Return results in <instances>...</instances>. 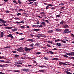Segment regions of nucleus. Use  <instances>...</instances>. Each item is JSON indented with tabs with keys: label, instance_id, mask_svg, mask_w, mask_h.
I'll use <instances>...</instances> for the list:
<instances>
[{
	"label": "nucleus",
	"instance_id": "nucleus-1",
	"mask_svg": "<svg viewBox=\"0 0 74 74\" xmlns=\"http://www.w3.org/2000/svg\"><path fill=\"white\" fill-rule=\"evenodd\" d=\"M0 21H0V23H3V24L6 23L7 22V21H5L2 19H0Z\"/></svg>",
	"mask_w": 74,
	"mask_h": 74
},
{
	"label": "nucleus",
	"instance_id": "nucleus-2",
	"mask_svg": "<svg viewBox=\"0 0 74 74\" xmlns=\"http://www.w3.org/2000/svg\"><path fill=\"white\" fill-rule=\"evenodd\" d=\"M69 29H65L64 30V32L63 33V34L64 33H71V31H69Z\"/></svg>",
	"mask_w": 74,
	"mask_h": 74
},
{
	"label": "nucleus",
	"instance_id": "nucleus-3",
	"mask_svg": "<svg viewBox=\"0 0 74 74\" xmlns=\"http://www.w3.org/2000/svg\"><path fill=\"white\" fill-rule=\"evenodd\" d=\"M17 51L18 52H22V51H23V49L22 47H21L20 48L17 49Z\"/></svg>",
	"mask_w": 74,
	"mask_h": 74
},
{
	"label": "nucleus",
	"instance_id": "nucleus-4",
	"mask_svg": "<svg viewBox=\"0 0 74 74\" xmlns=\"http://www.w3.org/2000/svg\"><path fill=\"white\" fill-rule=\"evenodd\" d=\"M25 50L26 52H27L28 51H30V48L26 47L25 48Z\"/></svg>",
	"mask_w": 74,
	"mask_h": 74
},
{
	"label": "nucleus",
	"instance_id": "nucleus-5",
	"mask_svg": "<svg viewBox=\"0 0 74 74\" xmlns=\"http://www.w3.org/2000/svg\"><path fill=\"white\" fill-rule=\"evenodd\" d=\"M27 41H31V42H33L34 41V40L32 39H28L27 40Z\"/></svg>",
	"mask_w": 74,
	"mask_h": 74
},
{
	"label": "nucleus",
	"instance_id": "nucleus-6",
	"mask_svg": "<svg viewBox=\"0 0 74 74\" xmlns=\"http://www.w3.org/2000/svg\"><path fill=\"white\" fill-rule=\"evenodd\" d=\"M32 30L33 31H34V32H38V31L40 30V29H33Z\"/></svg>",
	"mask_w": 74,
	"mask_h": 74
},
{
	"label": "nucleus",
	"instance_id": "nucleus-7",
	"mask_svg": "<svg viewBox=\"0 0 74 74\" xmlns=\"http://www.w3.org/2000/svg\"><path fill=\"white\" fill-rule=\"evenodd\" d=\"M3 36H4V33H3V32H1L0 37H3Z\"/></svg>",
	"mask_w": 74,
	"mask_h": 74
},
{
	"label": "nucleus",
	"instance_id": "nucleus-8",
	"mask_svg": "<svg viewBox=\"0 0 74 74\" xmlns=\"http://www.w3.org/2000/svg\"><path fill=\"white\" fill-rule=\"evenodd\" d=\"M5 28L8 29H11L12 28V27H5Z\"/></svg>",
	"mask_w": 74,
	"mask_h": 74
},
{
	"label": "nucleus",
	"instance_id": "nucleus-9",
	"mask_svg": "<svg viewBox=\"0 0 74 74\" xmlns=\"http://www.w3.org/2000/svg\"><path fill=\"white\" fill-rule=\"evenodd\" d=\"M12 31H17L18 29L17 28L12 29Z\"/></svg>",
	"mask_w": 74,
	"mask_h": 74
},
{
	"label": "nucleus",
	"instance_id": "nucleus-10",
	"mask_svg": "<svg viewBox=\"0 0 74 74\" xmlns=\"http://www.w3.org/2000/svg\"><path fill=\"white\" fill-rule=\"evenodd\" d=\"M65 72L66 73V74H72V73H71L69 72H68V71H65Z\"/></svg>",
	"mask_w": 74,
	"mask_h": 74
},
{
	"label": "nucleus",
	"instance_id": "nucleus-11",
	"mask_svg": "<svg viewBox=\"0 0 74 74\" xmlns=\"http://www.w3.org/2000/svg\"><path fill=\"white\" fill-rule=\"evenodd\" d=\"M45 24V22H42L41 23V24H42V25H43L44 26H46V25Z\"/></svg>",
	"mask_w": 74,
	"mask_h": 74
},
{
	"label": "nucleus",
	"instance_id": "nucleus-12",
	"mask_svg": "<svg viewBox=\"0 0 74 74\" xmlns=\"http://www.w3.org/2000/svg\"><path fill=\"white\" fill-rule=\"evenodd\" d=\"M40 35L41 37H46L45 35H44L43 34H40Z\"/></svg>",
	"mask_w": 74,
	"mask_h": 74
},
{
	"label": "nucleus",
	"instance_id": "nucleus-13",
	"mask_svg": "<svg viewBox=\"0 0 74 74\" xmlns=\"http://www.w3.org/2000/svg\"><path fill=\"white\" fill-rule=\"evenodd\" d=\"M53 31L52 30H51L48 31V32L49 33H53Z\"/></svg>",
	"mask_w": 74,
	"mask_h": 74
},
{
	"label": "nucleus",
	"instance_id": "nucleus-14",
	"mask_svg": "<svg viewBox=\"0 0 74 74\" xmlns=\"http://www.w3.org/2000/svg\"><path fill=\"white\" fill-rule=\"evenodd\" d=\"M56 32H60V31H61V29H60L58 28L56 29Z\"/></svg>",
	"mask_w": 74,
	"mask_h": 74
},
{
	"label": "nucleus",
	"instance_id": "nucleus-15",
	"mask_svg": "<svg viewBox=\"0 0 74 74\" xmlns=\"http://www.w3.org/2000/svg\"><path fill=\"white\" fill-rule=\"evenodd\" d=\"M71 56H74V52H71Z\"/></svg>",
	"mask_w": 74,
	"mask_h": 74
},
{
	"label": "nucleus",
	"instance_id": "nucleus-16",
	"mask_svg": "<svg viewBox=\"0 0 74 74\" xmlns=\"http://www.w3.org/2000/svg\"><path fill=\"white\" fill-rule=\"evenodd\" d=\"M57 45L59 46V47H60L61 46V44L60 43H57Z\"/></svg>",
	"mask_w": 74,
	"mask_h": 74
},
{
	"label": "nucleus",
	"instance_id": "nucleus-17",
	"mask_svg": "<svg viewBox=\"0 0 74 74\" xmlns=\"http://www.w3.org/2000/svg\"><path fill=\"white\" fill-rule=\"evenodd\" d=\"M39 45H40V44L38 43H36L34 45L35 46H36V47H38Z\"/></svg>",
	"mask_w": 74,
	"mask_h": 74
},
{
	"label": "nucleus",
	"instance_id": "nucleus-18",
	"mask_svg": "<svg viewBox=\"0 0 74 74\" xmlns=\"http://www.w3.org/2000/svg\"><path fill=\"white\" fill-rule=\"evenodd\" d=\"M39 72H40L41 73H44V71L43 70H40L39 71Z\"/></svg>",
	"mask_w": 74,
	"mask_h": 74
},
{
	"label": "nucleus",
	"instance_id": "nucleus-19",
	"mask_svg": "<svg viewBox=\"0 0 74 74\" xmlns=\"http://www.w3.org/2000/svg\"><path fill=\"white\" fill-rule=\"evenodd\" d=\"M18 57H19V56L16 54L15 55L14 58H18Z\"/></svg>",
	"mask_w": 74,
	"mask_h": 74
},
{
	"label": "nucleus",
	"instance_id": "nucleus-20",
	"mask_svg": "<svg viewBox=\"0 0 74 74\" xmlns=\"http://www.w3.org/2000/svg\"><path fill=\"white\" fill-rule=\"evenodd\" d=\"M64 28H67V27H69V26L67 25H65L64 26Z\"/></svg>",
	"mask_w": 74,
	"mask_h": 74
},
{
	"label": "nucleus",
	"instance_id": "nucleus-21",
	"mask_svg": "<svg viewBox=\"0 0 74 74\" xmlns=\"http://www.w3.org/2000/svg\"><path fill=\"white\" fill-rule=\"evenodd\" d=\"M58 60V58H54L52 59V60Z\"/></svg>",
	"mask_w": 74,
	"mask_h": 74
},
{
	"label": "nucleus",
	"instance_id": "nucleus-22",
	"mask_svg": "<svg viewBox=\"0 0 74 74\" xmlns=\"http://www.w3.org/2000/svg\"><path fill=\"white\" fill-rule=\"evenodd\" d=\"M12 34H9L7 36L8 37H11Z\"/></svg>",
	"mask_w": 74,
	"mask_h": 74
},
{
	"label": "nucleus",
	"instance_id": "nucleus-23",
	"mask_svg": "<svg viewBox=\"0 0 74 74\" xmlns=\"http://www.w3.org/2000/svg\"><path fill=\"white\" fill-rule=\"evenodd\" d=\"M29 71V70L28 69H25V71L28 72Z\"/></svg>",
	"mask_w": 74,
	"mask_h": 74
},
{
	"label": "nucleus",
	"instance_id": "nucleus-24",
	"mask_svg": "<svg viewBox=\"0 0 74 74\" xmlns=\"http://www.w3.org/2000/svg\"><path fill=\"white\" fill-rule=\"evenodd\" d=\"M11 48V47L8 46L7 47H6L4 48Z\"/></svg>",
	"mask_w": 74,
	"mask_h": 74
},
{
	"label": "nucleus",
	"instance_id": "nucleus-25",
	"mask_svg": "<svg viewBox=\"0 0 74 74\" xmlns=\"http://www.w3.org/2000/svg\"><path fill=\"white\" fill-rule=\"evenodd\" d=\"M24 22H25V21H24L23 20L22 21L19 22V24L22 23H24Z\"/></svg>",
	"mask_w": 74,
	"mask_h": 74
},
{
	"label": "nucleus",
	"instance_id": "nucleus-26",
	"mask_svg": "<svg viewBox=\"0 0 74 74\" xmlns=\"http://www.w3.org/2000/svg\"><path fill=\"white\" fill-rule=\"evenodd\" d=\"M48 5L49 6H51V7H53V5L51 4H48Z\"/></svg>",
	"mask_w": 74,
	"mask_h": 74
},
{
	"label": "nucleus",
	"instance_id": "nucleus-27",
	"mask_svg": "<svg viewBox=\"0 0 74 74\" xmlns=\"http://www.w3.org/2000/svg\"><path fill=\"white\" fill-rule=\"evenodd\" d=\"M40 34H38L37 35V36H36V37H37L38 38H40Z\"/></svg>",
	"mask_w": 74,
	"mask_h": 74
},
{
	"label": "nucleus",
	"instance_id": "nucleus-28",
	"mask_svg": "<svg viewBox=\"0 0 74 74\" xmlns=\"http://www.w3.org/2000/svg\"><path fill=\"white\" fill-rule=\"evenodd\" d=\"M21 29H24L25 28V26H21Z\"/></svg>",
	"mask_w": 74,
	"mask_h": 74
},
{
	"label": "nucleus",
	"instance_id": "nucleus-29",
	"mask_svg": "<svg viewBox=\"0 0 74 74\" xmlns=\"http://www.w3.org/2000/svg\"><path fill=\"white\" fill-rule=\"evenodd\" d=\"M59 64H60V65H63L62 64H63L64 63L62 62H59Z\"/></svg>",
	"mask_w": 74,
	"mask_h": 74
},
{
	"label": "nucleus",
	"instance_id": "nucleus-30",
	"mask_svg": "<svg viewBox=\"0 0 74 74\" xmlns=\"http://www.w3.org/2000/svg\"><path fill=\"white\" fill-rule=\"evenodd\" d=\"M63 56H64V57H65V58H68V56L66 55H63Z\"/></svg>",
	"mask_w": 74,
	"mask_h": 74
},
{
	"label": "nucleus",
	"instance_id": "nucleus-31",
	"mask_svg": "<svg viewBox=\"0 0 74 74\" xmlns=\"http://www.w3.org/2000/svg\"><path fill=\"white\" fill-rule=\"evenodd\" d=\"M20 71L19 70H16L14 71V72H19Z\"/></svg>",
	"mask_w": 74,
	"mask_h": 74
},
{
	"label": "nucleus",
	"instance_id": "nucleus-32",
	"mask_svg": "<svg viewBox=\"0 0 74 74\" xmlns=\"http://www.w3.org/2000/svg\"><path fill=\"white\" fill-rule=\"evenodd\" d=\"M60 41V40L59 39H58L55 40V42H57L58 41Z\"/></svg>",
	"mask_w": 74,
	"mask_h": 74
},
{
	"label": "nucleus",
	"instance_id": "nucleus-33",
	"mask_svg": "<svg viewBox=\"0 0 74 74\" xmlns=\"http://www.w3.org/2000/svg\"><path fill=\"white\" fill-rule=\"evenodd\" d=\"M22 71H25V69H21Z\"/></svg>",
	"mask_w": 74,
	"mask_h": 74
},
{
	"label": "nucleus",
	"instance_id": "nucleus-34",
	"mask_svg": "<svg viewBox=\"0 0 74 74\" xmlns=\"http://www.w3.org/2000/svg\"><path fill=\"white\" fill-rule=\"evenodd\" d=\"M49 52H50V53H51V54H53V53H55L53 52L52 51H49Z\"/></svg>",
	"mask_w": 74,
	"mask_h": 74
},
{
	"label": "nucleus",
	"instance_id": "nucleus-35",
	"mask_svg": "<svg viewBox=\"0 0 74 74\" xmlns=\"http://www.w3.org/2000/svg\"><path fill=\"white\" fill-rule=\"evenodd\" d=\"M27 1H29V2H31V1H33V0H29L26 1V2Z\"/></svg>",
	"mask_w": 74,
	"mask_h": 74
},
{
	"label": "nucleus",
	"instance_id": "nucleus-36",
	"mask_svg": "<svg viewBox=\"0 0 74 74\" xmlns=\"http://www.w3.org/2000/svg\"><path fill=\"white\" fill-rule=\"evenodd\" d=\"M34 45V44L33 43H32L30 45H29V47H33V46Z\"/></svg>",
	"mask_w": 74,
	"mask_h": 74
},
{
	"label": "nucleus",
	"instance_id": "nucleus-37",
	"mask_svg": "<svg viewBox=\"0 0 74 74\" xmlns=\"http://www.w3.org/2000/svg\"><path fill=\"white\" fill-rule=\"evenodd\" d=\"M32 27H36V25H33L32 26Z\"/></svg>",
	"mask_w": 74,
	"mask_h": 74
},
{
	"label": "nucleus",
	"instance_id": "nucleus-38",
	"mask_svg": "<svg viewBox=\"0 0 74 74\" xmlns=\"http://www.w3.org/2000/svg\"><path fill=\"white\" fill-rule=\"evenodd\" d=\"M14 19H15L16 20H17L18 19V20H19V18L18 17H15L14 18Z\"/></svg>",
	"mask_w": 74,
	"mask_h": 74
},
{
	"label": "nucleus",
	"instance_id": "nucleus-39",
	"mask_svg": "<svg viewBox=\"0 0 74 74\" xmlns=\"http://www.w3.org/2000/svg\"><path fill=\"white\" fill-rule=\"evenodd\" d=\"M22 15V14L20 13H18L17 14V15H18L19 16V15Z\"/></svg>",
	"mask_w": 74,
	"mask_h": 74
},
{
	"label": "nucleus",
	"instance_id": "nucleus-40",
	"mask_svg": "<svg viewBox=\"0 0 74 74\" xmlns=\"http://www.w3.org/2000/svg\"><path fill=\"white\" fill-rule=\"evenodd\" d=\"M12 52H13V53H16V51H12Z\"/></svg>",
	"mask_w": 74,
	"mask_h": 74
},
{
	"label": "nucleus",
	"instance_id": "nucleus-41",
	"mask_svg": "<svg viewBox=\"0 0 74 74\" xmlns=\"http://www.w3.org/2000/svg\"><path fill=\"white\" fill-rule=\"evenodd\" d=\"M45 22L47 23H49V21L48 20H45Z\"/></svg>",
	"mask_w": 74,
	"mask_h": 74
},
{
	"label": "nucleus",
	"instance_id": "nucleus-42",
	"mask_svg": "<svg viewBox=\"0 0 74 74\" xmlns=\"http://www.w3.org/2000/svg\"><path fill=\"white\" fill-rule=\"evenodd\" d=\"M66 71H70L71 70L70 69H66Z\"/></svg>",
	"mask_w": 74,
	"mask_h": 74
},
{
	"label": "nucleus",
	"instance_id": "nucleus-43",
	"mask_svg": "<svg viewBox=\"0 0 74 74\" xmlns=\"http://www.w3.org/2000/svg\"><path fill=\"white\" fill-rule=\"evenodd\" d=\"M66 55H69L70 56V55H71V53H66Z\"/></svg>",
	"mask_w": 74,
	"mask_h": 74
},
{
	"label": "nucleus",
	"instance_id": "nucleus-44",
	"mask_svg": "<svg viewBox=\"0 0 74 74\" xmlns=\"http://www.w3.org/2000/svg\"><path fill=\"white\" fill-rule=\"evenodd\" d=\"M63 23H64V22L63 21H62L60 23V24H61V25H62V24H63Z\"/></svg>",
	"mask_w": 74,
	"mask_h": 74
},
{
	"label": "nucleus",
	"instance_id": "nucleus-45",
	"mask_svg": "<svg viewBox=\"0 0 74 74\" xmlns=\"http://www.w3.org/2000/svg\"><path fill=\"white\" fill-rule=\"evenodd\" d=\"M44 59H45V60H48V59H48V58H47L46 57H44Z\"/></svg>",
	"mask_w": 74,
	"mask_h": 74
},
{
	"label": "nucleus",
	"instance_id": "nucleus-46",
	"mask_svg": "<svg viewBox=\"0 0 74 74\" xmlns=\"http://www.w3.org/2000/svg\"><path fill=\"white\" fill-rule=\"evenodd\" d=\"M33 2H31L29 3H28V4H33Z\"/></svg>",
	"mask_w": 74,
	"mask_h": 74
},
{
	"label": "nucleus",
	"instance_id": "nucleus-47",
	"mask_svg": "<svg viewBox=\"0 0 74 74\" xmlns=\"http://www.w3.org/2000/svg\"><path fill=\"white\" fill-rule=\"evenodd\" d=\"M0 67H5V65H3L1 64L0 65Z\"/></svg>",
	"mask_w": 74,
	"mask_h": 74
},
{
	"label": "nucleus",
	"instance_id": "nucleus-48",
	"mask_svg": "<svg viewBox=\"0 0 74 74\" xmlns=\"http://www.w3.org/2000/svg\"><path fill=\"white\" fill-rule=\"evenodd\" d=\"M18 2L19 4H21L22 3V2L19 0H18Z\"/></svg>",
	"mask_w": 74,
	"mask_h": 74
},
{
	"label": "nucleus",
	"instance_id": "nucleus-49",
	"mask_svg": "<svg viewBox=\"0 0 74 74\" xmlns=\"http://www.w3.org/2000/svg\"><path fill=\"white\" fill-rule=\"evenodd\" d=\"M41 53L40 52H37L36 53V54H41Z\"/></svg>",
	"mask_w": 74,
	"mask_h": 74
},
{
	"label": "nucleus",
	"instance_id": "nucleus-50",
	"mask_svg": "<svg viewBox=\"0 0 74 74\" xmlns=\"http://www.w3.org/2000/svg\"><path fill=\"white\" fill-rule=\"evenodd\" d=\"M10 62H9L8 61H6L5 62V63H10Z\"/></svg>",
	"mask_w": 74,
	"mask_h": 74
},
{
	"label": "nucleus",
	"instance_id": "nucleus-51",
	"mask_svg": "<svg viewBox=\"0 0 74 74\" xmlns=\"http://www.w3.org/2000/svg\"><path fill=\"white\" fill-rule=\"evenodd\" d=\"M17 67H21V66L20 65H17Z\"/></svg>",
	"mask_w": 74,
	"mask_h": 74
},
{
	"label": "nucleus",
	"instance_id": "nucleus-52",
	"mask_svg": "<svg viewBox=\"0 0 74 74\" xmlns=\"http://www.w3.org/2000/svg\"><path fill=\"white\" fill-rule=\"evenodd\" d=\"M47 42H48V43H50V44H52V43H53V42H50V41H48Z\"/></svg>",
	"mask_w": 74,
	"mask_h": 74
},
{
	"label": "nucleus",
	"instance_id": "nucleus-53",
	"mask_svg": "<svg viewBox=\"0 0 74 74\" xmlns=\"http://www.w3.org/2000/svg\"><path fill=\"white\" fill-rule=\"evenodd\" d=\"M60 15L59 14L58 15H57L56 16V17L57 18L58 17H60Z\"/></svg>",
	"mask_w": 74,
	"mask_h": 74
},
{
	"label": "nucleus",
	"instance_id": "nucleus-54",
	"mask_svg": "<svg viewBox=\"0 0 74 74\" xmlns=\"http://www.w3.org/2000/svg\"><path fill=\"white\" fill-rule=\"evenodd\" d=\"M10 38L12 39H13V38H14V37H13V36H12V35H11V36H10Z\"/></svg>",
	"mask_w": 74,
	"mask_h": 74
},
{
	"label": "nucleus",
	"instance_id": "nucleus-55",
	"mask_svg": "<svg viewBox=\"0 0 74 74\" xmlns=\"http://www.w3.org/2000/svg\"><path fill=\"white\" fill-rule=\"evenodd\" d=\"M59 5H64V4L63 3H62L59 4Z\"/></svg>",
	"mask_w": 74,
	"mask_h": 74
},
{
	"label": "nucleus",
	"instance_id": "nucleus-56",
	"mask_svg": "<svg viewBox=\"0 0 74 74\" xmlns=\"http://www.w3.org/2000/svg\"><path fill=\"white\" fill-rule=\"evenodd\" d=\"M47 47H51V45L48 44L47 45Z\"/></svg>",
	"mask_w": 74,
	"mask_h": 74
},
{
	"label": "nucleus",
	"instance_id": "nucleus-57",
	"mask_svg": "<svg viewBox=\"0 0 74 74\" xmlns=\"http://www.w3.org/2000/svg\"><path fill=\"white\" fill-rule=\"evenodd\" d=\"M57 50V49L56 48H54L52 49V51H53V50L56 51V50Z\"/></svg>",
	"mask_w": 74,
	"mask_h": 74
},
{
	"label": "nucleus",
	"instance_id": "nucleus-58",
	"mask_svg": "<svg viewBox=\"0 0 74 74\" xmlns=\"http://www.w3.org/2000/svg\"><path fill=\"white\" fill-rule=\"evenodd\" d=\"M48 8H49V6L48 5H47L46 7V10H47V9H48Z\"/></svg>",
	"mask_w": 74,
	"mask_h": 74
},
{
	"label": "nucleus",
	"instance_id": "nucleus-59",
	"mask_svg": "<svg viewBox=\"0 0 74 74\" xmlns=\"http://www.w3.org/2000/svg\"><path fill=\"white\" fill-rule=\"evenodd\" d=\"M27 59H31V58L29 57H27Z\"/></svg>",
	"mask_w": 74,
	"mask_h": 74
},
{
	"label": "nucleus",
	"instance_id": "nucleus-60",
	"mask_svg": "<svg viewBox=\"0 0 74 74\" xmlns=\"http://www.w3.org/2000/svg\"><path fill=\"white\" fill-rule=\"evenodd\" d=\"M22 63H23V62H19L18 63V64H22Z\"/></svg>",
	"mask_w": 74,
	"mask_h": 74
},
{
	"label": "nucleus",
	"instance_id": "nucleus-61",
	"mask_svg": "<svg viewBox=\"0 0 74 74\" xmlns=\"http://www.w3.org/2000/svg\"><path fill=\"white\" fill-rule=\"evenodd\" d=\"M5 61L4 60H0V63L1 62H4Z\"/></svg>",
	"mask_w": 74,
	"mask_h": 74
},
{
	"label": "nucleus",
	"instance_id": "nucleus-62",
	"mask_svg": "<svg viewBox=\"0 0 74 74\" xmlns=\"http://www.w3.org/2000/svg\"><path fill=\"white\" fill-rule=\"evenodd\" d=\"M62 42H63V43H66V41L64 40H62Z\"/></svg>",
	"mask_w": 74,
	"mask_h": 74
},
{
	"label": "nucleus",
	"instance_id": "nucleus-63",
	"mask_svg": "<svg viewBox=\"0 0 74 74\" xmlns=\"http://www.w3.org/2000/svg\"><path fill=\"white\" fill-rule=\"evenodd\" d=\"M25 39V38H21V39H20L19 40H24Z\"/></svg>",
	"mask_w": 74,
	"mask_h": 74
},
{
	"label": "nucleus",
	"instance_id": "nucleus-64",
	"mask_svg": "<svg viewBox=\"0 0 74 74\" xmlns=\"http://www.w3.org/2000/svg\"><path fill=\"white\" fill-rule=\"evenodd\" d=\"M18 64V62H15V64Z\"/></svg>",
	"mask_w": 74,
	"mask_h": 74
}]
</instances>
